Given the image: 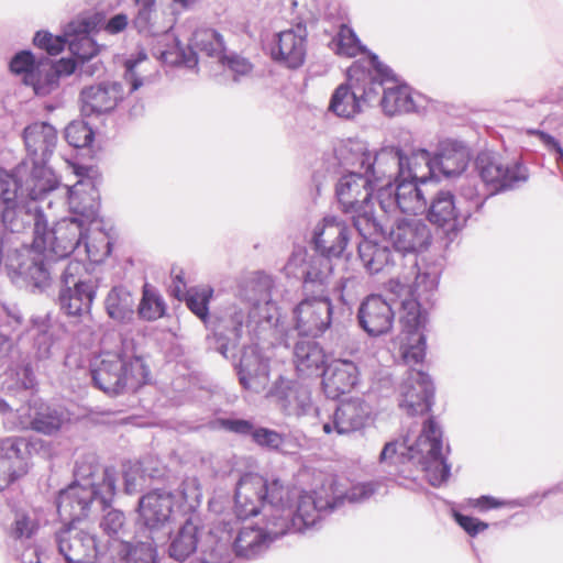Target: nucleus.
<instances>
[{"label": "nucleus", "instance_id": "25", "mask_svg": "<svg viewBox=\"0 0 563 563\" xmlns=\"http://www.w3.org/2000/svg\"><path fill=\"white\" fill-rule=\"evenodd\" d=\"M65 421L64 411L40 399H34L18 409V421H13L12 426L20 427L23 430L32 429L45 435H53L60 430Z\"/></svg>", "mask_w": 563, "mask_h": 563}, {"label": "nucleus", "instance_id": "8", "mask_svg": "<svg viewBox=\"0 0 563 563\" xmlns=\"http://www.w3.org/2000/svg\"><path fill=\"white\" fill-rule=\"evenodd\" d=\"M148 371L143 361L126 351L120 341L114 351H102L90 365L93 385L108 395H119L145 383Z\"/></svg>", "mask_w": 563, "mask_h": 563}, {"label": "nucleus", "instance_id": "59", "mask_svg": "<svg viewBox=\"0 0 563 563\" xmlns=\"http://www.w3.org/2000/svg\"><path fill=\"white\" fill-rule=\"evenodd\" d=\"M219 62L234 74V80H239L240 77L246 76L252 71V64L246 58L236 54L227 55L224 53L223 58H220Z\"/></svg>", "mask_w": 563, "mask_h": 563}, {"label": "nucleus", "instance_id": "26", "mask_svg": "<svg viewBox=\"0 0 563 563\" xmlns=\"http://www.w3.org/2000/svg\"><path fill=\"white\" fill-rule=\"evenodd\" d=\"M433 395L430 377L412 368L400 387L399 407L409 416L423 415L431 409Z\"/></svg>", "mask_w": 563, "mask_h": 563}, {"label": "nucleus", "instance_id": "48", "mask_svg": "<svg viewBox=\"0 0 563 563\" xmlns=\"http://www.w3.org/2000/svg\"><path fill=\"white\" fill-rule=\"evenodd\" d=\"M212 295L213 289L209 286L191 287L184 294L188 309L205 324L209 320V302Z\"/></svg>", "mask_w": 563, "mask_h": 563}, {"label": "nucleus", "instance_id": "2", "mask_svg": "<svg viewBox=\"0 0 563 563\" xmlns=\"http://www.w3.org/2000/svg\"><path fill=\"white\" fill-rule=\"evenodd\" d=\"M329 492L325 488L298 494L278 478L246 474L235 488L234 511L240 519L262 511L264 520H272L273 533L305 532L334 505Z\"/></svg>", "mask_w": 563, "mask_h": 563}, {"label": "nucleus", "instance_id": "63", "mask_svg": "<svg viewBox=\"0 0 563 563\" xmlns=\"http://www.w3.org/2000/svg\"><path fill=\"white\" fill-rule=\"evenodd\" d=\"M454 518L459 526L472 537L488 528L486 522H483L479 519L471 516L462 515L460 512H454Z\"/></svg>", "mask_w": 563, "mask_h": 563}, {"label": "nucleus", "instance_id": "29", "mask_svg": "<svg viewBox=\"0 0 563 563\" xmlns=\"http://www.w3.org/2000/svg\"><path fill=\"white\" fill-rule=\"evenodd\" d=\"M123 97L122 85L118 81H103L86 87L80 92L81 111L86 115L108 113Z\"/></svg>", "mask_w": 563, "mask_h": 563}, {"label": "nucleus", "instance_id": "13", "mask_svg": "<svg viewBox=\"0 0 563 563\" xmlns=\"http://www.w3.org/2000/svg\"><path fill=\"white\" fill-rule=\"evenodd\" d=\"M350 152L353 164L358 165L364 174L372 178L378 194V187L394 183L395 178L404 175L401 168L402 150L396 146H385L372 153L362 141H350Z\"/></svg>", "mask_w": 563, "mask_h": 563}, {"label": "nucleus", "instance_id": "15", "mask_svg": "<svg viewBox=\"0 0 563 563\" xmlns=\"http://www.w3.org/2000/svg\"><path fill=\"white\" fill-rule=\"evenodd\" d=\"M174 46L169 49L157 51L155 55L168 65H183L188 68H194L198 64L197 51L205 53L209 57H214L218 60L223 58L225 51L224 41L222 35L210 27L197 29L190 40L189 47L185 48L181 43L174 38Z\"/></svg>", "mask_w": 563, "mask_h": 563}, {"label": "nucleus", "instance_id": "62", "mask_svg": "<svg viewBox=\"0 0 563 563\" xmlns=\"http://www.w3.org/2000/svg\"><path fill=\"white\" fill-rule=\"evenodd\" d=\"M529 133L534 134L538 136L539 141L552 153L555 154V161L560 168H563V147L561 146L560 142L551 136L550 134L534 130L529 131Z\"/></svg>", "mask_w": 563, "mask_h": 563}, {"label": "nucleus", "instance_id": "16", "mask_svg": "<svg viewBox=\"0 0 563 563\" xmlns=\"http://www.w3.org/2000/svg\"><path fill=\"white\" fill-rule=\"evenodd\" d=\"M88 228L84 222H79L77 218H65L58 221L54 228L47 231V221L45 220V229L42 230V239L45 236V252L48 260L49 280L52 279V263L55 258L63 260L70 255L76 249L84 244V252L90 256V246L87 242Z\"/></svg>", "mask_w": 563, "mask_h": 563}, {"label": "nucleus", "instance_id": "31", "mask_svg": "<svg viewBox=\"0 0 563 563\" xmlns=\"http://www.w3.org/2000/svg\"><path fill=\"white\" fill-rule=\"evenodd\" d=\"M358 382V368L350 360H334L324 369L322 386L325 396L338 399L350 393Z\"/></svg>", "mask_w": 563, "mask_h": 563}, {"label": "nucleus", "instance_id": "45", "mask_svg": "<svg viewBox=\"0 0 563 563\" xmlns=\"http://www.w3.org/2000/svg\"><path fill=\"white\" fill-rule=\"evenodd\" d=\"M331 258L317 253L309 257L308 266L303 272L305 287L327 286L333 272Z\"/></svg>", "mask_w": 563, "mask_h": 563}, {"label": "nucleus", "instance_id": "60", "mask_svg": "<svg viewBox=\"0 0 563 563\" xmlns=\"http://www.w3.org/2000/svg\"><path fill=\"white\" fill-rule=\"evenodd\" d=\"M145 53H140L137 59H126L124 63L125 73L124 80L130 84V92L137 90L144 84V79L136 73V67L140 62L145 60Z\"/></svg>", "mask_w": 563, "mask_h": 563}, {"label": "nucleus", "instance_id": "49", "mask_svg": "<svg viewBox=\"0 0 563 563\" xmlns=\"http://www.w3.org/2000/svg\"><path fill=\"white\" fill-rule=\"evenodd\" d=\"M139 316L147 321L157 320L165 313V303L158 292L145 284L143 287V297L137 309Z\"/></svg>", "mask_w": 563, "mask_h": 563}, {"label": "nucleus", "instance_id": "46", "mask_svg": "<svg viewBox=\"0 0 563 563\" xmlns=\"http://www.w3.org/2000/svg\"><path fill=\"white\" fill-rule=\"evenodd\" d=\"M252 439L260 446L285 454L295 453L298 448L290 437L267 428H255Z\"/></svg>", "mask_w": 563, "mask_h": 563}, {"label": "nucleus", "instance_id": "20", "mask_svg": "<svg viewBox=\"0 0 563 563\" xmlns=\"http://www.w3.org/2000/svg\"><path fill=\"white\" fill-rule=\"evenodd\" d=\"M354 231H356L354 225L350 227L341 218L325 216L314 224L311 243L317 253L339 258L345 254Z\"/></svg>", "mask_w": 563, "mask_h": 563}, {"label": "nucleus", "instance_id": "11", "mask_svg": "<svg viewBox=\"0 0 563 563\" xmlns=\"http://www.w3.org/2000/svg\"><path fill=\"white\" fill-rule=\"evenodd\" d=\"M184 516L186 519L178 531L170 537L168 555L178 562L187 560L197 549L202 530V521L197 508L201 504L202 490L197 477L183 481Z\"/></svg>", "mask_w": 563, "mask_h": 563}, {"label": "nucleus", "instance_id": "27", "mask_svg": "<svg viewBox=\"0 0 563 563\" xmlns=\"http://www.w3.org/2000/svg\"><path fill=\"white\" fill-rule=\"evenodd\" d=\"M272 395L275 397L279 409L289 417H302L318 409L313 408L309 388L298 382L280 377L274 385Z\"/></svg>", "mask_w": 563, "mask_h": 563}, {"label": "nucleus", "instance_id": "24", "mask_svg": "<svg viewBox=\"0 0 563 563\" xmlns=\"http://www.w3.org/2000/svg\"><path fill=\"white\" fill-rule=\"evenodd\" d=\"M307 36V27L301 22L278 32L272 42V58L287 68L298 69L306 60Z\"/></svg>", "mask_w": 563, "mask_h": 563}, {"label": "nucleus", "instance_id": "35", "mask_svg": "<svg viewBox=\"0 0 563 563\" xmlns=\"http://www.w3.org/2000/svg\"><path fill=\"white\" fill-rule=\"evenodd\" d=\"M95 24L88 19H77L65 27L68 36V48L78 62L90 60L99 53V45L90 36Z\"/></svg>", "mask_w": 563, "mask_h": 563}, {"label": "nucleus", "instance_id": "23", "mask_svg": "<svg viewBox=\"0 0 563 563\" xmlns=\"http://www.w3.org/2000/svg\"><path fill=\"white\" fill-rule=\"evenodd\" d=\"M374 420L369 404L360 398L350 399L336 406L327 420H321L327 434L346 435L365 429Z\"/></svg>", "mask_w": 563, "mask_h": 563}, {"label": "nucleus", "instance_id": "47", "mask_svg": "<svg viewBox=\"0 0 563 563\" xmlns=\"http://www.w3.org/2000/svg\"><path fill=\"white\" fill-rule=\"evenodd\" d=\"M329 47L336 55L354 57L365 52L354 31L347 25H341L335 36L330 41Z\"/></svg>", "mask_w": 563, "mask_h": 563}, {"label": "nucleus", "instance_id": "52", "mask_svg": "<svg viewBox=\"0 0 563 563\" xmlns=\"http://www.w3.org/2000/svg\"><path fill=\"white\" fill-rule=\"evenodd\" d=\"M34 519L23 512H16L13 522L8 528V536L14 541H25L33 537L37 530Z\"/></svg>", "mask_w": 563, "mask_h": 563}, {"label": "nucleus", "instance_id": "58", "mask_svg": "<svg viewBox=\"0 0 563 563\" xmlns=\"http://www.w3.org/2000/svg\"><path fill=\"white\" fill-rule=\"evenodd\" d=\"M310 256L311 255L308 254L306 249H295L284 267L286 275L301 278L303 280V272L308 266Z\"/></svg>", "mask_w": 563, "mask_h": 563}, {"label": "nucleus", "instance_id": "34", "mask_svg": "<svg viewBox=\"0 0 563 563\" xmlns=\"http://www.w3.org/2000/svg\"><path fill=\"white\" fill-rule=\"evenodd\" d=\"M470 161L466 146L456 140L445 139L439 142L433 156L437 177L442 174L445 177L461 175Z\"/></svg>", "mask_w": 563, "mask_h": 563}, {"label": "nucleus", "instance_id": "6", "mask_svg": "<svg viewBox=\"0 0 563 563\" xmlns=\"http://www.w3.org/2000/svg\"><path fill=\"white\" fill-rule=\"evenodd\" d=\"M412 462L421 466L432 486H440L450 476V465L442 451V430L433 419H429L416 440L408 433L402 441L385 444L379 455V463L398 466Z\"/></svg>", "mask_w": 563, "mask_h": 563}, {"label": "nucleus", "instance_id": "38", "mask_svg": "<svg viewBox=\"0 0 563 563\" xmlns=\"http://www.w3.org/2000/svg\"><path fill=\"white\" fill-rule=\"evenodd\" d=\"M372 236H363V241L357 244L358 257L371 275L378 274L389 265L396 263V257L390 249L385 244L371 241Z\"/></svg>", "mask_w": 563, "mask_h": 563}, {"label": "nucleus", "instance_id": "1", "mask_svg": "<svg viewBox=\"0 0 563 563\" xmlns=\"http://www.w3.org/2000/svg\"><path fill=\"white\" fill-rule=\"evenodd\" d=\"M44 197L33 199L21 190L19 197L0 202V224L10 231L0 236V273L18 286L40 291L49 286L48 260L41 250L46 239L41 236L45 217L38 201Z\"/></svg>", "mask_w": 563, "mask_h": 563}, {"label": "nucleus", "instance_id": "19", "mask_svg": "<svg viewBox=\"0 0 563 563\" xmlns=\"http://www.w3.org/2000/svg\"><path fill=\"white\" fill-rule=\"evenodd\" d=\"M333 306L325 296L302 299L292 310L294 328L299 335L317 338L331 325Z\"/></svg>", "mask_w": 563, "mask_h": 563}, {"label": "nucleus", "instance_id": "54", "mask_svg": "<svg viewBox=\"0 0 563 563\" xmlns=\"http://www.w3.org/2000/svg\"><path fill=\"white\" fill-rule=\"evenodd\" d=\"M426 356V336L422 332L410 333L407 343L404 345L402 357L408 365H416L423 361Z\"/></svg>", "mask_w": 563, "mask_h": 563}, {"label": "nucleus", "instance_id": "51", "mask_svg": "<svg viewBox=\"0 0 563 563\" xmlns=\"http://www.w3.org/2000/svg\"><path fill=\"white\" fill-rule=\"evenodd\" d=\"M487 196H482L474 181L466 179L460 187L462 221H466L474 212H477L484 205Z\"/></svg>", "mask_w": 563, "mask_h": 563}, {"label": "nucleus", "instance_id": "7", "mask_svg": "<svg viewBox=\"0 0 563 563\" xmlns=\"http://www.w3.org/2000/svg\"><path fill=\"white\" fill-rule=\"evenodd\" d=\"M76 481L63 489L57 498V512L62 520L79 522L89 514L92 505H109L115 493V472L104 468L100 474L91 465L76 463Z\"/></svg>", "mask_w": 563, "mask_h": 563}, {"label": "nucleus", "instance_id": "43", "mask_svg": "<svg viewBox=\"0 0 563 563\" xmlns=\"http://www.w3.org/2000/svg\"><path fill=\"white\" fill-rule=\"evenodd\" d=\"M151 541L120 542L115 549L122 563H156V547L159 543Z\"/></svg>", "mask_w": 563, "mask_h": 563}, {"label": "nucleus", "instance_id": "57", "mask_svg": "<svg viewBox=\"0 0 563 563\" xmlns=\"http://www.w3.org/2000/svg\"><path fill=\"white\" fill-rule=\"evenodd\" d=\"M34 45L37 47L45 49L49 55L59 54L66 45H68V36L63 33V35L54 36L49 32H37L33 38Z\"/></svg>", "mask_w": 563, "mask_h": 563}, {"label": "nucleus", "instance_id": "33", "mask_svg": "<svg viewBox=\"0 0 563 563\" xmlns=\"http://www.w3.org/2000/svg\"><path fill=\"white\" fill-rule=\"evenodd\" d=\"M268 360L261 355L257 344L244 347L238 371L243 387L261 391L268 382Z\"/></svg>", "mask_w": 563, "mask_h": 563}, {"label": "nucleus", "instance_id": "17", "mask_svg": "<svg viewBox=\"0 0 563 563\" xmlns=\"http://www.w3.org/2000/svg\"><path fill=\"white\" fill-rule=\"evenodd\" d=\"M421 183L400 176L394 183H386L378 187L376 194L378 205L386 214L397 212L409 214H423L428 201Z\"/></svg>", "mask_w": 563, "mask_h": 563}, {"label": "nucleus", "instance_id": "37", "mask_svg": "<svg viewBox=\"0 0 563 563\" xmlns=\"http://www.w3.org/2000/svg\"><path fill=\"white\" fill-rule=\"evenodd\" d=\"M325 488L330 489L329 494L331 497H333V499H335V503L332 507L323 512V516L340 507L345 500L349 503H363L368 500L374 495L385 494L387 492L385 486L378 481L355 484L344 494L338 489L336 483L334 481H331L328 484H323L319 489Z\"/></svg>", "mask_w": 563, "mask_h": 563}, {"label": "nucleus", "instance_id": "53", "mask_svg": "<svg viewBox=\"0 0 563 563\" xmlns=\"http://www.w3.org/2000/svg\"><path fill=\"white\" fill-rule=\"evenodd\" d=\"M27 84L33 86L37 96H46L58 87V78L48 67H44L34 74H29Z\"/></svg>", "mask_w": 563, "mask_h": 563}, {"label": "nucleus", "instance_id": "30", "mask_svg": "<svg viewBox=\"0 0 563 563\" xmlns=\"http://www.w3.org/2000/svg\"><path fill=\"white\" fill-rule=\"evenodd\" d=\"M357 318L364 331L372 336H378L391 329L394 310L382 296L371 295L361 303Z\"/></svg>", "mask_w": 563, "mask_h": 563}, {"label": "nucleus", "instance_id": "4", "mask_svg": "<svg viewBox=\"0 0 563 563\" xmlns=\"http://www.w3.org/2000/svg\"><path fill=\"white\" fill-rule=\"evenodd\" d=\"M388 239L397 253L400 271L397 277L389 280L390 288L396 291H410V282L423 290L437 289L439 269L435 266L421 268L417 254L427 250L432 234L429 225L422 219H399L390 228Z\"/></svg>", "mask_w": 563, "mask_h": 563}, {"label": "nucleus", "instance_id": "44", "mask_svg": "<svg viewBox=\"0 0 563 563\" xmlns=\"http://www.w3.org/2000/svg\"><path fill=\"white\" fill-rule=\"evenodd\" d=\"M106 310L113 320H130L134 313V298L124 287H113L106 298Z\"/></svg>", "mask_w": 563, "mask_h": 563}, {"label": "nucleus", "instance_id": "56", "mask_svg": "<svg viewBox=\"0 0 563 563\" xmlns=\"http://www.w3.org/2000/svg\"><path fill=\"white\" fill-rule=\"evenodd\" d=\"M65 139L69 145L80 148L91 144L92 130L82 122H73L65 129Z\"/></svg>", "mask_w": 563, "mask_h": 563}, {"label": "nucleus", "instance_id": "5", "mask_svg": "<svg viewBox=\"0 0 563 563\" xmlns=\"http://www.w3.org/2000/svg\"><path fill=\"white\" fill-rule=\"evenodd\" d=\"M388 81H394L391 70L371 54L347 69V79L334 89L328 111L341 119H353L378 100L382 86Z\"/></svg>", "mask_w": 563, "mask_h": 563}, {"label": "nucleus", "instance_id": "14", "mask_svg": "<svg viewBox=\"0 0 563 563\" xmlns=\"http://www.w3.org/2000/svg\"><path fill=\"white\" fill-rule=\"evenodd\" d=\"M85 264L69 261L62 269L58 305L67 316L79 317L88 313L96 296V285L84 279Z\"/></svg>", "mask_w": 563, "mask_h": 563}, {"label": "nucleus", "instance_id": "40", "mask_svg": "<svg viewBox=\"0 0 563 563\" xmlns=\"http://www.w3.org/2000/svg\"><path fill=\"white\" fill-rule=\"evenodd\" d=\"M401 168L404 177L426 184L428 179L437 177L433 157L423 148L417 150L408 157L402 154Z\"/></svg>", "mask_w": 563, "mask_h": 563}, {"label": "nucleus", "instance_id": "28", "mask_svg": "<svg viewBox=\"0 0 563 563\" xmlns=\"http://www.w3.org/2000/svg\"><path fill=\"white\" fill-rule=\"evenodd\" d=\"M264 527H243L233 542L238 558L253 560L262 555L271 543L286 533H273L272 520H264Z\"/></svg>", "mask_w": 563, "mask_h": 563}, {"label": "nucleus", "instance_id": "9", "mask_svg": "<svg viewBox=\"0 0 563 563\" xmlns=\"http://www.w3.org/2000/svg\"><path fill=\"white\" fill-rule=\"evenodd\" d=\"M372 181L364 172H350L339 179L335 187L343 212L352 214L355 230L365 238L386 233L385 225L373 213L372 196L376 188Z\"/></svg>", "mask_w": 563, "mask_h": 563}, {"label": "nucleus", "instance_id": "55", "mask_svg": "<svg viewBox=\"0 0 563 563\" xmlns=\"http://www.w3.org/2000/svg\"><path fill=\"white\" fill-rule=\"evenodd\" d=\"M36 335L34 338V344L36 353L40 358H48L54 354L56 347V339L54 330L51 325L42 323L36 328Z\"/></svg>", "mask_w": 563, "mask_h": 563}, {"label": "nucleus", "instance_id": "18", "mask_svg": "<svg viewBox=\"0 0 563 563\" xmlns=\"http://www.w3.org/2000/svg\"><path fill=\"white\" fill-rule=\"evenodd\" d=\"M479 176L489 194L512 189L527 181V168L519 163H504L490 153H481L476 159Z\"/></svg>", "mask_w": 563, "mask_h": 563}, {"label": "nucleus", "instance_id": "50", "mask_svg": "<svg viewBox=\"0 0 563 563\" xmlns=\"http://www.w3.org/2000/svg\"><path fill=\"white\" fill-rule=\"evenodd\" d=\"M100 528L109 537V547L119 548L122 538L125 536V516L117 509L109 510L100 521Z\"/></svg>", "mask_w": 563, "mask_h": 563}, {"label": "nucleus", "instance_id": "3", "mask_svg": "<svg viewBox=\"0 0 563 563\" xmlns=\"http://www.w3.org/2000/svg\"><path fill=\"white\" fill-rule=\"evenodd\" d=\"M272 288L273 279L265 274L243 279L238 285L235 301L225 305L217 316V333L229 341H238L243 335L258 339L272 330L277 310Z\"/></svg>", "mask_w": 563, "mask_h": 563}, {"label": "nucleus", "instance_id": "12", "mask_svg": "<svg viewBox=\"0 0 563 563\" xmlns=\"http://www.w3.org/2000/svg\"><path fill=\"white\" fill-rule=\"evenodd\" d=\"M183 484L178 492L153 489L142 496L139 501L140 521L148 532V539L154 543H162L169 534V523L177 511L184 514Z\"/></svg>", "mask_w": 563, "mask_h": 563}, {"label": "nucleus", "instance_id": "10", "mask_svg": "<svg viewBox=\"0 0 563 563\" xmlns=\"http://www.w3.org/2000/svg\"><path fill=\"white\" fill-rule=\"evenodd\" d=\"M23 140L29 161V181H33L29 188L31 195L51 194L58 185L55 173L46 166L58 141L56 129L46 122H34L27 125L23 132Z\"/></svg>", "mask_w": 563, "mask_h": 563}, {"label": "nucleus", "instance_id": "64", "mask_svg": "<svg viewBox=\"0 0 563 563\" xmlns=\"http://www.w3.org/2000/svg\"><path fill=\"white\" fill-rule=\"evenodd\" d=\"M220 424L225 430L241 435L253 437L255 430L253 423L244 419H222L220 420Z\"/></svg>", "mask_w": 563, "mask_h": 563}, {"label": "nucleus", "instance_id": "32", "mask_svg": "<svg viewBox=\"0 0 563 563\" xmlns=\"http://www.w3.org/2000/svg\"><path fill=\"white\" fill-rule=\"evenodd\" d=\"M387 289L394 294L397 298L400 299L401 305V316L400 322L402 324L404 331L407 334L410 333H420L421 329L426 323V314L421 311V303L419 301L420 298L424 300L429 299V295L434 290H423L422 288L417 289L415 287V279L410 282V291H396L390 288L389 283L387 284Z\"/></svg>", "mask_w": 563, "mask_h": 563}, {"label": "nucleus", "instance_id": "61", "mask_svg": "<svg viewBox=\"0 0 563 563\" xmlns=\"http://www.w3.org/2000/svg\"><path fill=\"white\" fill-rule=\"evenodd\" d=\"M34 58L33 55L23 51L18 53L10 62V69L14 74H25V81L27 82V75L34 74L33 70Z\"/></svg>", "mask_w": 563, "mask_h": 563}, {"label": "nucleus", "instance_id": "39", "mask_svg": "<svg viewBox=\"0 0 563 563\" xmlns=\"http://www.w3.org/2000/svg\"><path fill=\"white\" fill-rule=\"evenodd\" d=\"M294 364L302 376L318 374L324 364V353L318 342L311 339H301L294 347Z\"/></svg>", "mask_w": 563, "mask_h": 563}, {"label": "nucleus", "instance_id": "41", "mask_svg": "<svg viewBox=\"0 0 563 563\" xmlns=\"http://www.w3.org/2000/svg\"><path fill=\"white\" fill-rule=\"evenodd\" d=\"M383 90L382 99H378L383 111L387 115H395L415 110V101L410 88L407 85L386 87Z\"/></svg>", "mask_w": 563, "mask_h": 563}, {"label": "nucleus", "instance_id": "36", "mask_svg": "<svg viewBox=\"0 0 563 563\" xmlns=\"http://www.w3.org/2000/svg\"><path fill=\"white\" fill-rule=\"evenodd\" d=\"M428 210L430 222L455 228L462 221L461 201H456L450 191H439L431 200Z\"/></svg>", "mask_w": 563, "mask_h": 563}, {"label": "nucleus", "instance_id": "21", "mask_svg": "<svg viewBox=\"0 0 563 563\" xmlns=\"http://www.w3.org/2000/svg\"><path fill=\"white\" fill-rule=\"evenodd\" d=\"M82 167H74L75 174L80 176V179L73 186L58 184L54 190H62L65 194L69 211L89 229V225L98 219L99 192L95 183L89 177L82 176Z\"/></svg>", "mask_w": 563, "mask_h": 563}, {"label": "nucleus", "instance_id": "22", "mask_svg": "<svg viewBox=\"0 0 563 563\" xmlns=\"http://www.w3.org/2000/svg\"><path fill=\"white\" fill-rule=\"evenodd\" d=\"M56 543L66 563H88L104 551L92 534L73 522L56 533Z\"/></svg>", "mask_w": 563, "mask_h": 563}, {"label": "nucleus", "instance_id": "42", "mask_svg": "<svg viewBox=\"0 0 563 563\" xmlns=\"http://www.w3.org/2000/svg\"><path fill=\"white\" fill-rule=\"evenodd\" d=\"M0 456L11 464L14 473L22 475L27 473V442L25 439L9 437L1 440Z\"/></svg>", "mask_w": 563, "mask_h": 563}]
</instances>
